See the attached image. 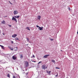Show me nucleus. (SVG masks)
Instances as JSON below:
<instances>
[{"mask_svg": "<svg viewBox=\"0 0 78 78\" xmlns=\"http://www.w3.org/2000/svg\"><path fill=\"white\" fill-rule=\"evenodd\" d=\"M77 34H78V31H77Z\"/></svg>", "mask_w": 78, "mask_h": 78, "instance_id": "473e14b6", "label": "nucleus"}, {"mask_svg": "<svg viewBox=\"0 0 78 78\" xmlns=\"http://www.w3.org/2000/svg\"><path fill=\"white\" fill-rule=\"evenodd\" d=\"M61 51H62V50H61Z\"/></svg>", "mask_w": 78, "mask_h": 78, "instance_id": "4c0bfd02", "label": "nucleus"}, {"mask_svg": "<svg viewBox=\"0 0 78 78\" xmlns=\"http://www.w3.org/2000/svg\"><path fill=\"white\" fill-rule=\"evenodd\" d=\"M17 34H14L13 35H12V37H16V36H17Z\"/></svg>", "mask_w": 78, "mask_h": 78, "instance_id": "6e6552de", "label": "nucleus"}, {"mask_svg": "<svg viewBox=\"0 0 78 78\" xmlns=\"http://www.w3.org/2000/svg\"><path fill=\"white\" fill-rule=\"evenodd\" d=\"M3 35H5L4 34H3Z\"/></svg>", "mask_w": 78, "mask_h": 78, "instance_id": "f704fd0d", "label": "nucleus"}, {"mask_svg": "<svg viewBox=\"0 0 78 78\" xmlns=\"http://www.w3.org/2000/svg\"><path fill=\"white\" fill-rule=\"evenodd\" d=\"M51 62H53V63H54V64H55V60H52Z\"/></svg>", "mask_w": 78, "mask_h": 78, "instance_id": "2eb2a0df", "label": "nucleus"}, {"mask_svg": "<svg viewBox=\"0 0 78 78\" xmlns=\"http://www.w3.org/2000/svg\"><path fill=\"white\" fill-rule=\"evenodd\" d=\"M10 48V49L11 50H13V48H11L10 47H9Z\"/></svg>", "mask_w": 78, "mask_h": 78, "instance_id": "bb28decb", "label": "nucleus"}, {"mask_svg": "<svg viewBox=\"0 0 78 78\" xmlns=\"http://www.w3.org/2000/svg\"><path fill=\"white\" fill-rule=\"evenodd\" d=\"M36 27L37 28H38V27H39V30H40V31L41 30H43V27H41L38 26H37V25Z\"/></svg>", "mask_w": 78, "mask_h": 78, "instance_id": "f257e3e1", "label": "nucleus"}, {"mask_svg": "<svg viewBox=\"0 0 78 78\" xmlns=\"http://www.w3.org/2000/svg\"><path fill=\"white\" fill-rule=\"evenodd\" d=\"M66 78H67V77Z\"/></svg>", "mask_w": 78, "mask_h": 78, "instance_id": "58836bf2", "label": "nucleus"}, {"mask_svg": "<svg viewBox=\"0 0 78 78\" xmlns=\"http://www.w3.org/2000/svg\"><path fill=\"white\" fill-rule=\"evenodd\" d=\"M0 47H1L2 48V49H3V50H5V47L4 46H2L1 45H0Z\"/></svg>", "mask_w": 78, "mask_h": 78, "instance_id": "1a4fd4ad", "label": "nucleus"}, {"mask_svg": "<svg viewBox=\"0 0 78 78\" xmlns=\"http://www.w3.org/2000/svg\"><path fill=\"white\" fill-rule=\"evenodd\" d=\"M26 29H27L28 30H29V31H30V28L28 27H27V28H26Z\"/></svg>", "mask_w": 78, "mask_h": 78, "instance_id": "dca6fc26", "label": "nucleus"}, {"mask_svg": "<svg viewBox=\"0 0 78 78\" xmlns=\"http://www.w3.org/2000/svg\"><path fill=\"white\" fill-rule=\"evenodd\" d=\"M55 76L58 77V74H57V75H56Z\"/></svg>", "mask_w": 78, "mask_h": 78, "instance_id": "a878e982", "label": "nucleus"}, {"mask_svg": "<svg viewBox=\"0 0 78 78\" xmlns=\"http://www.w3.org/2000/svg\"><path fill=\"white\" fill-rule=\"evenodd\" d=\"M20 58H23V55H22V54L21 55H20Z\"/></svg>", "mask_w": 78, "mask_h": 78, "instance_id": "ddd939ff", "label": "nucleus"}, {"mask_svg": "<svg viewBox=\"0 0 78 78\" xmlns=\"http://www.w3.org/2000/svg\"><path fill=\"white\" fill-rule=\"evenodd\" d=\"M68 9L69 11H70V7H68Z\"/></svg>", "mask_w": 78, "mask_h": 78, "instance_id": "4be33fe9", "label": "nucleus"}, {"mask_svg": "<svg viewBox=\"0 0 78 78\" xmlns=\"http://www.w3.org/2000/svg\"><path fill=\"white\" fill-rule=\"evenodd\" d=\"M33 58H35V56H34V55H33Z\"/></svg>", "mask_w": 78, "mask_h": 78, "instance_id": "7c9ffc66", "label": "nucleus"}, {"mask_svg": "<svg viewBox=\"0 0 78 78\" xmlns=\"http://www.w3.org/2000/svg\"><path fill=\"white\" fill-rule=\"evenodd\" d=\"M14 17H15V18H16V19H19V18L20 17V16H14Z\"/></svg>", "mask_w": 78, "mask_h": 78, "instance_id": "9d476101", "label": "nucleus"}, {"mask_svg": "<svg viewBox=\"0 0 78 78\" xmlns=\"http://www.w3.org/2000/svg\"><path fill=\"white\" fill-rule=\"evenodd\" d=\"M26 39H27V41H29V39H28V38H27Z\"/></svg>", "mask_w": 78, "mask_h": 78, "instance_id": "412c9836", "label": "nucleus"}, {"mask_svg": "<svg viewBox=\"0 0 78 78\" xmlns=\"http://www.w3.org/2000/svg\"><path fill=\"white\" fill-rule=\"evenodd\" d=\"M32 62H36L34 61H32Z\"/></svg>", "mask_w": 78, "mask_h": 78, "instance_id": "2f4dec72", "label": "nucleus"}, {"mask_svg": "<svg viewBox=\"0 0 78 78\" xmlns=\"http://www.w3.org/2000/svg\"><path fill=\"white\" fill-rule=\"evenodd\" d=\"M7 76L9 77V78H10V75H9V74H8L7 75Z\"/></svg>", "mask_w": 78, "mask_h": 78, "instance_id": "a211bd4d", "label": "nucleus"}, {"mask_svg": "<svg viewBox=\"0 0 78 78\" xmlns=\"http://www.w3.org/2000/svg\"><path fill=\"white\" fill-rule=\"evenodd\" d=\"M9 2L10 4H11V5H12V3H11V2H10V1H9Z\"/></svg>", "mask_w": 78, "mask_h": 78, "instance_id": "cd10ccee", "label": "nucleus"}, {"mask_svg": "<svg viewBox=\"0 0 78 78\" xmlns=\"http://www.w3.org/2000/svg\"><path fill=\"white\" fill-rule=\"evenodd\" d=\"M47 67L45 68V69H47Z\"/></svg>", "mask_w": 78, "mask_h": 78, "instance_id": "72a5a7b5", "label": "nucleus"}, {"mask_svg": "<svg viewBox=\"0 0 78 78\" xmlns=\"http://www.w3.org/2000/svg\"><path fill=\"white\" fill-rule=\"evenodd\" d=\"M12 58L14 60H15L17 59V57L15 56H13L12 57Z\"/></svg>", "mask_w": 78, "mask_h": 78, "instance_id": "423d86ee", "label": "nucleus"}, {"mask_svg": "<svg viewBox=\"0 0 78 78\" xmlns=\"http://www.w3.org/2000/svg\"><path fill=\"white\" fill-rule=\"evenodd\" d=\"M13 78H16V77L14 76H13Z\"/></svg>", "mask_w": 78, "mask_h": 78, "instance_id": "393cba45", "label": "nucleus"}, {"mask_svg": "<svg viewBox=\"0 0 78 78\" xmlns=\"http://www.w3.org/2000/svg\"><path fill=\"white\" fill-rule=\"evenodd\" d=\"M11 42L12 44H13L14 43V42H13V41H11Z\"/></svg>", "mask_w": 78, "mask_h": 78, "instance_id": "c85d7f7f", "label": "nucleus"}, {"mask_svg": "<svg viewBox=\"0 0 78 78\" xmlns=\"http://www.w3.org/2000/svg\"><path fill=\"white\" fill-rule=\"evenodd\" d=\"M25 65H26V67H28V66L29 65V63L28 62H25Z\"/></svg>", "mask_w": 78, "mask_h": 78, "instance_id": "f03ea898", "label": "nucleus"}, {"mask_svg": "<svg viewBox=\"0 0 78 78\" xmlns=\"http://www.w3.org/2000/svg\"><path fill=\"white\" fill-rule=\"evenodd\" d=\"M51 41H53L54 39H53L51 38Z\"/></svg>", "mask_w": 78, "mask_h": 78, "instance_id": "b1692460", "label": "nucleus"}, {"mask_svg": "<svg viewBox=\"0 0 78 78\" xmlns=\"http://www.w3.org/2000/svg\"><path fill=\"white\" fill-rule=\"evenodd\" d=\"M1 23L2 24H5V21L4 20L3 21H2Z\"/></svg>", "mask_w": 78, "mask_h": 78, "instance_id": "9b49d317", "label": "nucleus"}, {"mask_svg": "<svg viewBox=\"0 0 78 78\" xmlns=\"http://www.w3.org/2000/svg\"><path fill=\"white\" fill-rule=\"evenodd\" d=\"M29 42H30V41H29Z\"/></svg>", "mask_w": 78, "mask_h": 78, "instance_id": "e433bc0d", "label": "nucleus"}, {"mask_svg": "<svg viewBox=\"0 0 78 78\" xmlns=\"http://www.w3.org/2000/svg\"><path fill=\"white\" fill-rule=\"evenodd\" d=\"M46 72L47 73H48V74H49V75H51V74H50V73H51V71H47Z\"/></svg>", "mask_w": 78, "mask_h": 78, "instance_id": "f8f14e48", "label": "nucleus"}, {"mask_svg": "<svg viewBox=\"0 0 78 78\" xmlns=\"http://www.w3.org/2000/svg\"><path fill=\"white\" fill-rule=\"evenodd\" d=\"M15 41H18V40H19V38L17 37H16L15 38Z\"/></svg>", "mask_w": 78, "mask_h": 78, "instance_id": "f3484780", "label": "nucleus"}, {"mask_svg": "<svg viewBox=\"0 0 78 78\" xmlns=\"http://www.w3.org/2000/svg\"><path fill=\"white\" fill-rule=\"evenodd\" d=\"M41 62H41V61L40 62H39L38 63V64H40V63H41Z\"/></svg>", "mask_w": 78, "mask_h": 78, "instance_id": "5701e85b", "label": "nucleus"}, {"mask_svg": "<svg viewBox=\"0 0 78 78\" xmlns=\"http://www.w3.org/2000/svg\"><path fill=\"white\" fill-rule=\"evenodd\" d=\"M50 56V54L48 55H46L43 57V58H47V57H48V56Z\"/></svg>", "mask_w": 78, "mask_h": 78, "instance_id": "39448f33", "label": "nucleus"}, {"mask_svg": "<svg viewBox=\"0 0 78 78\" xmlns=\"http://www.w3.org/2000/svg\"><path fill=\"white\" fill-rule=\"evenodd\" d=\"M37 17H38V19H39V20H41V17L40 16H37Z\"/></svg>", "mask_w": 78, "mask_h": 78, "instance_id": "4468645a", "label": "nucleus"}, {"mask_svg": "<svg viewBox=\"0 0 78 78\" xmlns=\"http://www.w3.org/2000/svg\"><path fill=\"white\" fill-rule=\"evenodd\" d=\"M42 69H45V65H43L42 66Z\"/></svg>", "mask_w": 78, "mask_h": 78, "instance_id": "0eeeda50", "label": "nucleus"}, {"mask_svg": "<svg viewBox=\"0 0 78 78\" xmlns=\"http://www.w3.org/2000/svg\"><path fill=\"white\" fill-rule=\"evenodd\" d=\"M9 25V27H11V25Z\"/></svg>", "mask_w": 78, "mask_h": 78, "instance_id": "c756f323", "label": "nucleus"}, {"mask_svg": "<svg viewBox=\"0 0 78 78\" xmlns=\"http://www.w3.org/2000/svg\"><path fill=\"white\" fill-rule=\"evenodd\" d=\"M27 75H28V73H27Z\"/></svg>", "mask_w": 78, "mask_h": 78, "instance_id": "c9c22d12", "label": "nucleus"}, {"mask_svg": "<svg viewBox=\"0 0 78 78\" xmlns=\"http://www.w3.org/2000/svg\"><path fill=\"white\" fill-rule=\"evenodd\" d=\"M55 68L56 69H60V68L58 67H56Z\"/></svg>", "mask_w": 78, "mask_h": 78, "instance_id": "aec40b11", "label": "nucleus"}, {"mask_svg": "<svg viewBox=\"0 0 78 78\" xmlns=\"http://www.w3.org/2000/svg\"><path fill=\"white\" fill-rule=\"evenodd\" d=\"M16 49L15 50V51H17V47H16Z\"/></svg>", "mask_w": 78, "mask_h": 78, "instance_id": "6ab92c4d", "label": "nucleus"}, {"mask_svg": "<svg viewBox=\"0 0 78 78\" xmlns=\"http://www.w3.org/2000/svg\"><path fill=\"white\" fill-rule=\"evenodd\" d=\"M18 13V11H17V10H15L13 12V14L14 15H16V14H17Z\"/></svg>", "mask_w": 78, "mask_h": 78, "instance_id": "7ed1b4c3", "label": "nucleus"}, {"mask_svg": "<svg viewBox=\"0 0 78 78\" xmlns=\"http://www.w3.org/2000/svg\"><path fill=\"white\" fill-rule=\"evenodd\" d=\"M12 20H14V21H15L16 22V23H17V20L14 17H12Z\"/></svg>", "mask_w": 78, "mask_h": 78, "instance_id": "20e7f679", "label": "nucleus"}]
</instances>
